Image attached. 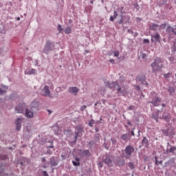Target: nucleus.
<instances>
[{"label":"nucleus","instance_id":"de8ad7c7","mask_svg":"<svg viewBox=\"0 0 176 176\" xmlns=\"http://www.w3.org/2000/svg\"><path fill=\"white\" fill-rule=\"evenodd\" d=\"M95 131L96 133H98V131H100V129L98 127H96V128H95Z\"/></svg>","mask_w":176,"mask_h":176},{"label":"nucleus","instance_id":"69168bd1","mask_svg":"<svg viewBox=\"0 0 176 176\" xmlns=\"http://www.w3.org/2000/svg\"><path fill=\"white\" fill-rule=\"evenodd\" d=\"M121 9H122V10H123V9H124V8H123V7H122V8H121Z\"/></svg>","mask_w":176,"mask_h":176},{"label":"nucleus","instance_id":"393cba45","mask_svg":"<svg viewBox=\"0 0 176 176\" xmlns=\"http://www.w3.org/2000/svg\"><path fill=\"white\" fill-rule=\"evenodd\" d=\"M128 167H129L131 170H134V168H135V166H134V164H133V162H129Z\"/></svg>","mask_w":176,"mask_h":176},{"label":"nucleus","instance_id":"bf43d9fd","mask_svg":"<svg viewBox=\"0 0 176 176\" xmlns=\"http://www.w3.org/2000/svg\"><path fill=\"white\" fill-rule=\"evenodd\" d=\"M162 113V111H158V115H160Z\"/></svg>","mask_w":176,"mask_h":176},{"label":"nucleus","instance_id":"864d4df0","mask_svg":"<svg viewBox=\"0 0 176 176\" xmlns=\"http://www.w3.org/2000/svg\"><path fill=\"white\" fill-rule=\"evenodd\" d=\"M162 105L163 108L166 107V104L163 103Z\"/></svg>","mask_w":176,"mask_h":176},{"label":"nucleus","instance_id":"0e129e2a","mask_svg":"<svg viewBox=\"0 0 176 176\" xmlns=\"http://www.w3.org/2000/svg\"><path fill=\"white\" fill-rule=\"evenodd\" d=\"M156 122H157V118H155Z\"/></svg>","mask_w":176,"mask_h":176},{"label":"nucleus","instance_id":"09e8293b","mask_svg":"<svg viewBox=\"0 0 176 176\" xmlns=\"http://www.w3.org/2000/svg\"><path fill=\"white\" fill-rule=\"evenodd\" d=\"M131 135H133V137H134V135H135V133H134V131H131Z\"/></svg>","mask_w":176,"mask_h":176},{"label":"nucleus","instance_id":"680f3d73","mask_svg":"<svg viewBox=\"0 0 176 176\" xmlns=\"http://www.w3.org/2000/svg\"><path fill=\"white\" fill-rule=\"evenodd\" d=\"M134 130H135V128H133V129H132L133 131H134Z\"/></svg>","mask_w":176,"mask_h":176},{"label":"nucleus","instance_id":"f257e3e1","mask_svg":"<svg viewBox=\"0 0 176 176\" xmlns=\"http://www.w3.org/2000/svg\"><path fill=\"white\" fill-rule=\"evenodd\" d=\"M151 67L153 69V72H158L163 68V60L160 58H156L154 62L151 63Z\"/></svg>","mask_w":176,"mask_h":176},{"label":"nucleus","instance_id":"bb28decb","mask_svg":"<svg viewBox=\"0 0 176 176\" xmlns=\"http://www.w3.org/2000/svg\"><path fill=\"white\" fill-rule=\"evenodd\" d=\"M96 123V121L93 119L90 120L88 125L89 126V127H93V124H94Z\"/></svg>","mask_w":176,"mask_h":176},{"label":"nucleus","instance_id":"37998d69","mask_svg":"<svg viewBox=\"0 0 176 176\" xmlns=\"http://www.w3.org/2000/svg\"><path fill=\"white\" fill-rule=\"evenodd\" d=\"M118 24H123V19H120L119 21H118Z\"/></svg>","mask_w":176,"mask_h":176},{"label":"nucleus","instance_id":"5701e85b","mask_svg":"<svg viewBox=\"0 0 176 176\" xmlns=\"http://www.w3.org/2000/svg\"><path fill=\"white\" fill-rule=\"evenodd\" d=\"M72 32V29L71 28V27L67 26L65 29V33H66V34H71Z\"/></svg>","mask_w":176,"mask_h":176},{"label":"nucleus","instance_id":"c756f323","mask_svg":"<svg viewBox=\"0 0 176 176\" xmlns=\"http://www.w3.org/2000/svg\"><path fill=\"white\" fill-rule=\"evenodd\" d=\"M155 164H157V166H158V164H162L163 163L162 161H158L157 160V157H155Z\"/></svg>","mask_w":176,"mask_h":176},{"label":"nucleus","instance_id":"9b49d317","mask_svg":"<svg viewBox=\"0 0 176 176\" xmlns=\"http://www.w3.org/2000/svg\"><path fill=\"white\" fill-rule=\"evenodd\" d=\"M25 116L28 119H32L34 118V112L30 109H25Z\"/></svg>","mask_w":176,"mask_h":176},{"label":"nucleus","instance_id":"c85d7f7f","mask_svg":"<svg viewBox=\"0 0 176 176\" xmlns=\"http://www.w3.org/2000/svg\"><path fill=\"white\" fill-rule=\"evenodd\" d=\"M77 130H78V132H76V136H75L76 140H78V134H79V133L82 131V129H80V128H78Z\"/></svg>","mask_w":176,"mask_h":176},{"label":"nucleus","instance_id":"412c9836","mask_svg":"<svg viewBox=\"0 0 176 176\" xmlns=\"http://www.w3.org/2000/svg\"><path fill=\"white\" fill-rule=\"evenodd\" d=\"M8 90V87L6 86H3L0 88V96H2V94L6 93Z\"/></svg>","mask_w":176,"mask_h":176},{"label":"nucleus","instance_id":"3c124183","mask_svg":"<svg viewBox=\"0 0 176 176\" xmlns=\"http://www.w3.org/2000/svg\"><path fill=\"white\" fill-rule=\"evenodd\" d=\"M128 32H130L131 34H133V30H130V29L128 30Z\"/></svg>","mask_w":176,"mask_h":176},{"label":"nucleus","instance_id":"58836bf2","mask_svg":"<svg viewBox=\"0 0 176 176\" xmlns=\"http://www.w3.org/2000/svg\"><path fill=\"white\" fill-rule=\"evenodd\" d=\"M143 43H149V39L144 38V41H143Z\"/></svg>","mask_w":176,"mask_h":176},{"label":"nucleus","instance_id":"4468645a","mask_svg":"<svg viewBox=\"0 0 176 176\" xmlns=\"http://www.w3.org/2000/svg\"><path fill=\"white\" fill-rule=\"evenodd\" d=\"M151 42H160V34L156 33L151 36Z\"/></svg>","mask_w":176,"mask_h":176},{"label":"nucleus","instance_id":"13d9d810","mask_svg":"<svg viewBox=\"0 0 176 176\" xmlns=\"http://www.w3.org/2000/svg\"><path fill=\"white\" fill-rule=\"evenodd\" d=\"M48 148H54V146H53V145H52V146H48Z\"/></svg>","mask_w":176,"mask_h":176},{"label":"nucleus","instance_id":"8fccbe9b","mask_svg":"<svg viewBox=\"0 0 176 176\" xmlns=\"http://www.w3.org/2000/svg\"><path fill=\"white\" fill-rule=\"evenodd\" d=\"M41 162H46V159H45V157H41Z\"/></svg>","mask_w":176,"mask_h":176},{"label":"nucleus","instance_id":"a18cd8bd","mask_svg":"<svg viewBox=\"0 0 176 176\" xmlns=\"http://www.w3.org/2000/svg\"><path fill=\"white\" fill-rule=\"evenodd\" d=\"M112 144H116V139H111Z\"/></svg>","mask_w":176,"mask_h":176},{"label":"nucleus","instance_id":"f03ea898","mask_svg":"<svg viewBox=\"0 0 176 176\" xmlns=\"http://www.w3.org/2000/svg\"><path fill=\"white\" fill-rule=\"evenodd\" d=\"M106 87H109L111 89V90H117V93L120 94H123V91H122V88L119 86V84L117 82H107L105 84Z\"/></svg>","mask_w":176,"mask_h":176},{"label":"nucleus","instance_id":"473e14b6","mask_svg":"<svg viewBox=\"0 0 176 176\" xmlns=\"http://www.w3.org/2000/svg\"><path fill=\"white\" fill-rule=\"evenodd\" d=\"M170 93H169V96H173V94L175 93V89H170L169 90Z\"/></svg>","mask_w":176,"mask_h":176},{"label":"nucleus","instance_id":"4be33fe9","mask_svg":"<svg viewBox=\"0 0 176 176\" xmlns=\"http://www.w3.org/2000/svg\"><path fill=\"white\" fill-rule=\"evenodd\" d=\"M82 156H84L85 157L90 155V151L89 150H85L82 151L81 153Z\"/></svg>","mask_w":176,"mask_h":176},{"label":"nucleus","instance_id":"1a4fd4ad","mask_svg":"<svg viewBox=\"0 0 176 176\" xmlns=\"http://www.w3.org/2000/svg\"><path fill=\"white\" fill-rule=\"evenodd\" d=\"M21 123H23V118H17L15 120L16 130L20 131L21 130Z\"/></svg>","mask_w":176,"mask_h":176},{"label":"nucleus","instance_id":"338daca9","mask_svg":"<svg viewBox=\"0 0 176 176\" xmlns=\"http://www.w3.org/2000/svg\"><path fill=\"white\" fill-rule=\"evenodd\" d=\"M168 145H170V143H169V142H168Z\"/></svg>","mask_w":176,"mask_h":176},{"label":"nucleus","instance_id":"603ef678","mask_svg":"<svg viewBox=\"0 0 176 176\" xmlns=\"http://www.w3.org/2000/svg\"><path fill=\"white\" fill-rule=\"evenodd\" d=\"M126 124H128L129 126H131V122H130V121H128Z\"/></svg>","mask_w":176,"mask_h":176},{"label":"nucleus","instance_id":"f3484780","mask_svg":"<svg viewBox=\"0 0 176 176\" xmlns=\"http://www.w3.org/2000/svg\"><path fill=\"white\" fill-rule=\"evenodd\" d=\"M50 164H51V166L52 167H56V166H57V164H58V162L57 160H56V157H52L50 159Z\"/></svg>","mask_w":176,"mask_h":176},{"label":"nucleus","instance_id":"aec40b11","mask_svg":"<svg viewBox=\"0 0 176 176\" xmlns=\"http://www.w3.org/2000/svg\"><path fill=\"white\" fill-rule=\"evenodd\" d=\"M118 17V12L114 11L113 12V15L111 16L109 18V21H115V19Z\"/></svg>","mask_w":176,"mask_h":176},{"label":"nucleus","instance_id":"cd10ccee","mask_svg":"<svg viewBox=\"0 0 176 176\" xmlns=\"http://www.w3.org/2000/svg\"><path fill=\"white\" fill-rule=\"evenodd\" d=\"M142 142V144L148 145V138L146 137H144Z\"/></svg>","mask_w":176,"mask_h":176},{"label":"nucleus","instance_id":"4d7b16f0","mask_svg":"<svg viewBox=\"0 0 176 176\" xmlns=\"http://www.w3.org/2000/svg\"><path fill=\"white\" fill-rule=\"evenodd\" d=\"M90 3H91V5H93V3H94V1H90Z\"/></svg>","mask_w":176,"mask_h":176},{"label":"nucleus","instance_id":"49530a36","mask_svg":"<svg viewBox=\"0 0 176 176\" xmlns=\"http://www.w3.org/2000/svg\"><path fill=\"white\" fill-rule=\"evenodd\" d=\"M75 160H76V162L77 163H79V162H80V160H79V158H78V157H76L75 158Z\"/></svg>","mask_w":176,"mask_h":176},{"label":"nucleus","instance_id":"ea45409f","mask_svg":"<svg viewBox=\"0 0 176 176\" xmlns=\"http://www.w3.org/2000/svg\"><path fill=\"white\" fill-rule=\"evenodd\" d=\"M114 56H115L116 57H119V52H118V51L114 52Z\"/></svg>","mask_w":176,"mask_h":176},{"label":"nucleus","instance_id":"a19ab883","mask_svg":"<svg viewBox=\"0 0 176 176\" xmlns=\"http://www.w3.org/2000/svg\"><path fill=\"white\" fill-rule=\"evenodd\" d=\"M43 174L44 176H49V174H47V171H46V170H43Z\"/></svg>","mask_w":176,"mask_h":176},{"label":"nucleus","instance_id":"20e7f679","mask_svg":"<svg viewBox=\"0 0 176 176\" xmlns=\"http://www.w3.org/2000/svg\"><path fill=\"white\" fill-rule=\"evenodd\" d=\"M135 148L131 145H127L125 148L124 152L126 153L125 157H130L134 153Z\"/></svg>","mask_w":176,"mask_h":176},{"label":"nucleus","instance_id":"ddd939ff","mask_svg":"<svg viewBox=\"0 0 176 176\" xmlns=\"http://www.w3.org/2000/svg\"><path fill=\"white\" fill-rule=\"evenodd\" d=\"M102 162L107 164L109 167L112 166V160L109 157L104 156L102 157Z\"/></svg>","mask_w":176,"mask_h":176},{"label":"nucleus","instance_id":"0eeeda50","mask_svg":"<svg viewBox=\"0 0 176 176\" xmlns=\"http://www.w3.org/2000/svg\"><path fill=\"white\" fill-rule=\"evenodd\" d=\"M166 32L168 35H176V25L173 27L167 26L166 29Z\"/></svg>","mask_w":176,"mask_h":176},{"label":"nucleus","instance_id":"9d476101","mask_svg":"<svg viewBox=\"0 0 176 176\" xmlns=\"http://www.w3.org/2000/svg\"><path fill=\"white\" fill-rule=\"evenodd\" d=\"M79 89L76 87H71L69 88V93L73 94V96H78Z\"/></svg>","mask_w":176,"mask_h":176},{"label":"nucleus","instance_id":"dca6fc26","mask_svg":"<svg viewBox=\"0 0 176 176\" xmlns=\"http://www.w3.org/2000/svg\"><path fill=\"white\" fill-rule=\"evenodd\" d=\"M36 73V69H26L25 71V75H32Z\"/></svg>","mask_w":176,"mask_h":176},{"label":"nucleus","instance_id":"f704fd0d","mask_svg":"<svg viewBox=\"0 0 176 176\" xmlns=\"http://www.w3.org/2000/svg\"><path fill=\"white\" fill-rule=\"evenodd\" d=\"M72 164L74 166H80V162H77L75 161H72Z\"/></svg>","mask_w":176,"mask_h":176},{"label":"nucleus","instance_id":"6ab92c4d","mask_svg":"<svg viewBox=\"0 0 176 176\" xmlns=\"http://www.w3.org/2000/svg\"><path fill=\"white\" fill-rule=\"evenodd\" d=\"M157 28H159V25L155 23H153L150 26V30H151V31H157Z\"/></svg>","mask_w":176,"mask_h":176},{"label":"nucleus","instance_id":"a211bd4d","mask_svg":"<svg viewBox=\"0 0 176 176\" xmlns=\"http://www.w3.org/2000/svg\"><path fill=\"white\" fill-rule=\"evenodd\" d=\"M138 80L140 82H141V83L142 85H144L145 86H148V85H149V83H148V82H146V80H145V76H142L141 77H140L138 78Z\"/></svg>","mask_w":176,"mask_h":176},{"label":"nucleus","instance_id":"b1692460","mask_svg":"<svg viewBox=\"0 0 176 176\" xmlns=\"http://www.w3.org/2000/svg\"><path fill=\"white\" fill-rule=\"evenodd\" d=\"M32 108H38V102L34 100L31 103Z\"/></svg>","mask_w":176,"mask_h":176},{"label":"nucleus","instance_id":"052dcab7","mask_svg":"<svg viewBox=\"0 0 176 176\" xmlns=\"http://www.w3.org/2000/svg\"><path fill=\"white\" fill-rule=\"evenodd\" d=\"M46 167H47L46 165H45V166H43V168H46Z\"/></svg>","mask_w":176,"mask_h":176},{"label":"nucleus","instance_id":"7ed1b4c3","mask_svg":"<svg viewBox=\"0 0 176 176\" xmlns=\"http://www.w3.org/2000/svg\"><path fill=\"white\" fill-rule=\"evenodd\" d=\"M53 49H54V45L52 44L50 41H47L45 47L43 50V52L45 54H49V52L53 50Z\"/></svg>","mask_w":176,"mask_h":176},{"label":"nucleus","instance_id":"6e6d98bb","mask_svg":"<svg viewBox=\"0 0 176 176\" xmlns=\"http://www.w3.org/2000/svg\"><path fill=\"white\" fill-rule=\"evenodd\" d=\"M16 20H17L18 21H20V17H17V18H16Z\"/></svg>","mask_w":176,"mask_h":176},{"label":"nucleus","instance_id":"c03bdc74","mask_svg":"<svg viewBox=\"0 0 176 176\" xmlns=\"http://www.w3.org/2000/svg\"><path fill=\"white\" fill-rule=\"evenodd\" d=\"M109 61H110V63H111L112 64H115V59H110Z\"/></svg>","mask_w":176,"mask_h":176},{"label":"nucleus","instance_id":"4c0bfd02","mask_svg":"<svg viewBox=\"0 0 176 176\" xmlns=\"http://www.w3.org/2000/svg\"><path fill=\"white\" fill-rule=\"evenodd\" d=\"M86 108H87V106L86 105H82L80 107V111H85V109H86Z\"/></svg>","mask_w":176,"mask_h":176},{"label":"nucleus","instance_id":"f8f14e48","mask_svg":"<svg viewBox=\"0 0 176 176\" xmlns=\"http://www.w3.org/2000/svg\"><path fill=\"white\" fill-rule=\"evenodd\" d=\"M160 119H164V120H166V122H170V119L171 118V115H170V113H166V112H164L163 113L162 116H160Z\"/></svg>","mask_w":176,"mask_h":176},{"label":"nucleus","instance_id":"e2e57ef3","mask_svg":"<svg viewBox=\"0 0 176 176\" xmlns=\"http://www.w3.org/2000/svg\"><path fill=\"white\" fill-rule=\"evenodd\" d=\"M137 88H138V89H140V86H138Z\"/></svg>","mask_w":176,"mask_h":176},{"label":"nucleus","instance_id":"774afa93","mask_svg":"<svg viewBox=\"0 0 176 176\" xmlns=\"http://www.w3.org/2000/svg\"><path fill=\"white\" fill-rule=\"evenodd\" d=\"M4 159H6V156L4 157Z\"/></svg>","mask_w":176,"mask_h":176},{"label":"nucleus","instance_id":"a878e982","mask_svg":"<svg viewBox=\"0 0 176 176\" xmlns=\"http://www.w3.org/2000/svg\"><path fill=\"white\" fill-rule=\"evenodd\" d=\"M170 148L169 149H168L169 153H174V152H175L176 148H175V147H173V146H170Z\"/></svg>","mask_w":176,"mask_h":176},{"label":"nucleus","instance_id":"e433bc0d","mask_svg":"<svg viewBox=\"0 0 176 176\" xmlns=\"http://www.w3.org/2000/svg\"><path fill=\"white\" fill-rule=\"evenodd\" d=\"M173 52H176V43H173V47H172Z\"/></svg>","mask_w":176,"mask_h":176},{"label":"nucleus","instance_id":"2eb2a0df","mask_svg":"<svg viewBox=\"0 0 176 176\" xmlns=\"http://www.w3.org/2000/svg\"><path fill=\"white\" fill-rule=\"evenodd\" d=\"M120 138H121V140H122V141L127 142L128 141H130V140H131L130 134H129V133L122 134L121 135Z\"/></svg>","mask_w":176,"mask_h":176},{"label":"nucleus","instance_id":"39448f33","mask_svg":"<svg viewBox=\"0 0 176 176\" xmlns=\"http://www.w3.org/2000/svg\"><path fill=\"white\" fill-rule=\"evenodd\" d=\"M42 95L45 97H50V98H53L52 94H50V89L47 85H45L43 89L41 90Z\"/></svg>","mask_w":176,"mask_h":176},{"label":"nucleus","instance_id":"c9c22d12","mask_svg":"<svg viewBox=\"0 0 176 176\" xmlns=\"http://www.w3.org/2000/svg\"><path fill=\"white\" fill-rule=\"evenodd\" d=\"M167 26V23H164V24H162L160 25V28H166V27Z\"/></svg>","mask_w":176,"mask_h":176},{"label":"nucleus","instance_id":"7c9ffc66","mask_svg":"<svg viewBox=\"0 0 176 176\" xmlns=\"http://www.w3.org/2000/svg\"><path fill=\"white\" fill-rule=\"evenodd\" d=\"M170 75H171V73L168 72V74H164V78H165V79H168Z\"/></svg>","mask_w":176,"mask_h":176},{"label":"nucleus","instance_id":"423d86ee","mask_svg":"<svg viewBox=\"0 0 176 176\" xmlns=\"http://www.w3.org/2000/svg\"><path fill=\"white\" fill-rule=\"evenodd\" d=\"M148 102L153 104L154 107H159L160 105V102H162V98L155 96L152 98V101H148Z\"/></svg>","mask_w":176,"mask_h":176},{"label":"nucleus","instance_id":"2f4dec72","mask_svg":"<svg viewBox=\"0 0 176 176\" xmlns=\"http://www.w3.org/2000/svg\"><path fill=\"white\" fill-rule=\"evenodd\" d=\"M58 30L59 31V32H62V31H63L64 29H63V27L61 26L60 24L58 25Z\"/></svg>","mask_w":176,"mask_h":176},{"label":"nucleus","instance_id":"6e6552de","mask_svg":"<svg viewBox=\"0 0 176 176\" xmlns=\"http://www.w3.org/2000/svg\"><path fill=\"white\" fill-rule=\"evenodd\" d=\"M24 109H25V103H20L15 107L16 113H23Z\"/></svg>","mask_w":176,"mask_h":176},{"label":"nucleus","instance_id":"79ce46f5","mask_svg":"<svg viewBox=\"0 0 176 176\" xmlns=\"http://www.w3.org/2000/svg\"><path fill=\"white\" fill-rule=\"evenodd\" d=\"M94 144H96V142L93 140L89 142V145H91V146L94 145Z\"/></svg>","mask_w":176,"mask_h":176},{"label":"nucleus","instance_id":"72a5a7b5","mask_svg":"<svg viewBox=\"0 0 176 176\" xmlns=\"http://www.w3.org/2000/svg\"><path fill=\"white\" fill-rule=\"evenodd\" d=\"M95 140H96V141H100V134H99V133H96V134L95 135Z\"/></svg>","mask_w":176,"mask_h":176},{"label":"nucleus","instance_id":"5fc2aeb1","mask_svg":"<svg viewBox=\"0 0 176 176\" xmlns=\"http://www.w3.org/2000/svg\"><path fill=\"white\" fill-rule=\"evenodd\" d=\"M145 58V54H142V58Z\"/></svg>","mask_w":176,"mask_h":176}]
</instances>
